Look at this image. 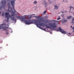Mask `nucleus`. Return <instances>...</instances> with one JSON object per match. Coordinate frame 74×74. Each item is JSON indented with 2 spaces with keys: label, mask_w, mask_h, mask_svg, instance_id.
Segmentation results:
<instances>
[{
  "label": "nucleus",
  "mask_w": 74,
  "mask_h": 74,
  "mask_svg": "<svg viewBox=\"0 0 74 74\" xmlns=\"http://www.w3.org/2000/svg\"><path fill=\"white\" fill-rule=\"evenodd\" d=\"M11 9V10H10V9ZM8 10L9 11H10V12H12L11 15H10V13H8L6 12L5 13V18H7V20H9L10 19V18H11L12 20L13 21H15V22H16V19H15V18H19V17L16 16L15 17V12L14 11L12 10L11 8L10 7V5H8Z\"/></svg>",
  "instance_id": "1"
},
{
  "label": "nucleus",
  "mask_w": 74,
  "mask_h": 74,
  "mask_svg": "<svg viewBox=\"0 0 74 74\" xmlns=\"http://www.w3.org/2000/svg\"><path fill=\"white\" fill-rule=\"evenodd\" d=\"M25 19H26V18L25 17H24V18L21 19V20L22 21H24V22L25 23L26 25H29L33 23H35L37 27H38L41 29H42L40 27L38 26V25H40L41 26H43L44 25V23L39 24L40 23V21H36L35 20L34 22V21H32L31 20L29 19H27L26 20H25Z\"/></svg>",
  "instance_id": "2"
},
{
  "label": "nucleus",
  "mask_w": 74,
  "mask_h": 74,
  "mask_svg": "<svg viewBox=\"0 0 74 74\" xmlns=\"http://www.w3.org/2000/svg\"><path fill=\"white\" fill-rule=\"evenodd\" d=\"M49 26H50V27L47 25L46 26L47 28L48 29H52V28H52L53 29H55V27H57V26L56 25V23H49Z\"/></svg>",
  "instance_id": "3"
},
{
  "label": "nucleus",
  "mask_w": 74,
  "mask_h": 74,
  "mask_svg": "<svg viewBox=\"0 0 74 74\" xmlns=\"http://www.w3.org/2000/svg\"><path fill=\"white\" fill-rule=\"evenodd\" d=\"M57 32H60L62 33V34H66L67 33V32L63 30L60 27H59L58 28V29H57L56 30Z\"/></svg>",
  "instance_id": "4"
},
{
  "label": "nucleus",
  "mask_w": 74,
  "mask_h": 74,
  "mask_svg": "<svg viewBox=\"0 0 74 74\" xmlns=\"http://www.w3.org/2000/svg\"><path fill=\"white\" fill-rule=\"evenodd\" d=\"M3 29L4 30H7V27L5 26V24H2L0 25V29Z\"/></svg>",
  "instance_id": "5"
},
{
  "label": "nucleus",
  "mask_w": 74,
  "mask_h": 74,
  "mask_svg": "<svg viewBox=\"0 0 74 74\" xmlns=\"http://www.w3.org/2000/svg\"><path fill=\"white\" fill-rule=\"evenodd\" d=\"M11 4L12 5V7H13V9L14 10L15 12H17V13H18L17 12L15 11V10L14 8V6L15 5V2H14V1H11Z\"/></svg>",
  "instance_id": "6"
},
{
  "label": "nucleus",
  "mask_w": 74,
  "mask_h": 74,
  "mask_svg": "<svg viewBox=\"0 0 74 74\" xmlns=\"http://www.w3.org/2000/svg\"><path fill=\"white\" fill-rule=\"evenodd\" d=\"M2 5H5V4H6V1H2L1 2Z\"/></svg>",
  "instance_id": "7"
},
{
  "label": "nucleus",
  "mask_w": 74,
  "mask_h": 74,
  "mask_svg": "<svg viewBox=\"0 0 74 74\" xmlns=\"http://www.w3.org/2000/svg\"><path fill=\"white\" fill-rule=\"evenodd\" d=\"M59 6H57V5H55V6L54 9H57V10H58V8H59Z\"/></svg>",
  "instance_id": "8"
},
{
  "label": "nucleus",
  "mask_w": 74,
  "mask_h": 74,
  "mask_svg": "<svg viewBox=\"0 0 74 74\" xmlns=\"http://www.w3.org/2000/svg\"><path fill=\"white\" fill-rule=\"evenodd\" d=\"M70 10H71L72 9H73V10H74V8L72 7V6H70Z\"/></svg>",
  "instance_id": "9"
},
{
  "label": "nucleus",
  "mask_w": 74,
  "mask_h": 74,
  "mask_svg": "<svg viewBox=\"0 0 74 74\" xmlns=\"http://www.w3.org/2000/svg\"><path fill=\"white\" fill-rule=\"evenodd\" d=\"M71 18H72V16H69V17H67V19H70Z\"/></svg>",
  "instance_id": "10"
},
{
  "label": "nucleus",
  "mask_w": 74,
  "mask_h": 74,
  "mask_svg": "<svg viewBox=\"0 0 74 74\" xmlns=\"http://www.w3.org/2000/svg\"><path fill=\"white\" fill-rule=\"evenodd\" d=\"M5 32H6V34H8V30H5Z\"/></svg>",
  "instance_id": "11"
},
{
  "label": "nucleus",
  "mask_w": 74,
  "mask_h": 74,
  "mask_svg": "<svg viewBox=\"0 0 74 74\" xmlns=\"http://www.w3.org/2000/svg\"><path fill=\"white\" fill-rule=\"evenodd\" d=\"M66 21V20H62V22H63V23L64 22H65Z\"/></svg>",
  "instance_id": "12"
},
{
  "label": "nucleus",
  "mask_w": 74,
  "mask_h": 74,
  "mask_svg": "<svg viewBox=\"0 0 74 74\" xmlns=\"http://www.w3.org/2000/svg\"><path fill=\"white\" fill-rule=\"evenodd\" d=\"M34 4H37V1H35L34 2Z\"/></svg>",
  "instance_id": "13"
},
{
  "label": "nucleus",
  "mask_w": 74,
  "mask_h": 74,
  "mask_svg": "<svg viewBox=\"0 0 74 74\" xmlns=\"http://www.w3.org/2000/svg\"><path fill=\"white\" fill-rule=\"evenodd\" d=\"M34 17H35L36 18H40V16H34Z\"/></svg>",
  "instance_id": "14"
},
{
  "label": "nucleus",
  "mask_w": 74,
  "mask_h": 74,
  "mask_svg": "<svg viewBox=\"0 0 74 74\" xmlns=\"http://www.w3.org/2000/svg\"><path fill=\"white\" fill-rule=\"evenodd\" d=\"M51 21L52 22H53V21H54V22H56V20H51Z\"/></svg>",
  "instance_id": "15"
},
{
  "label": "nucleus",
  "mask_w": 74,
  "mask_h": 74,
  "mask_svg": "<svg viewBox=\"0 0 74 74\" xmlns=\"http://www.w3.org/2000/svg\"><path fill=\"white\" fill-rule=\"evenodd\" d=\"M43 30H44V31H45V28H43L42 29Z\"/></svg>",
  "instance_id": "16"
},
{
  "label": "nucleus",
  "mask_w": 74,
  "mask_h": 74,
  "mask_svg": "<svg viewBox=\"0 0 74 74\" xmlns=\"http://www.w3.org/2000/svg\"><path fill=\"white\" fill-rule=\"evenodd\" d=\"M46 12H47V11H45L44 12V14H45V13H46Z\"/></svg>",
  "instance_id": "17"
},
{
  "label": "nucleus",
  "mask_w": 74,
  "mask_h": 74,
  "mask_svg": "<svg viewBox=\"0 0 74 74\" xmlns=\"http://www.w3.org/2000/svg\"><path fill=\"white\" fill-rule=\"evenodd\" d=\"M72 21V23H74V20Z\"/></svg>",
  "instance_id": "18"
},
{
  "label": "nucleus",
  "mask_w": 74,
  "mask_h": 74,
  "mask_svg": "<svg viewBox=\"0 0 74 74\" xmlns=\"http://www.w3.org/2000/svg\"><path fill=\"white\" fill-rule=\"evenodd\" d=\"M2 8V7L1 6H0V10H1V9Z\"/></svg>",
  "instance_id": "19"
},
{
  "label": "nucleus",
  "mask_w": 74,
  "mask_h": 74,
  "mask_svg": "<svg viewBox=\"0 0 74 74\" xmlns=\"http://www.w3.org/2000/svg\"><path fill=\"white\" fill-rule=\"evenodd\" d=\"M72 21H74V18L73 17L72 18Z\"/></svg>",
  "instance_id": "20"
},
{
  "label": "nucleus",
  "mask_w": 74,
  "mask_h": 74,
  "mask_svg": "<svg viewBox=\"0 0 74 74\" xmlns=\"http://www.w3.org/2000/svg\"><path fill=\"white\" fill-rule=\"evenodd\" d=\"M60 19V18H58L57 19V20H59V19Z\"/></svg>",
  "instance_id": "21"
},
{
  "label": "nucleus",
  "mask_w": 74,
  "mask_h": 74,
  "mask_svg": "<svg viewBox=\"0 0 74 74\" xmlns=\"http://www.w3.org/2000/svg\"><path fill=\"white\" fill-rule=\"evenodd\" d=\"M50 33H51V34H52V32H50Z\"/></svg>",
  "instance_id": "22"
},
{
  "label": "nucleus",
  "mask_w": 74,
  "mask_h": 74,
  "mask_svg": "<svg viewBox=\"0 0 74 74\" xmlns=\"http://www.w3.org/2000/svg\"><path fill=\"white\" fill-rule=\"evenodd\" d=\"M49 22V21H46V22Z\"/></svg>",
  "instance_id": "23"
},
{
  "label": "nucleus",
  "mask_w": 74,
  "mask_h": 74,
  "mask_svg": "<svg viewBox=\"0 0 74 74\" xmlns=\"http://www.w3.org/2000/svg\"><path fill=\"white\" fill-rule=\"evenodd\" d=\"M73 29V30H74V26L73 27V28H72Z\"/></svg>",
  "instance_id": "24"
},
{
  "label": "nucleus",
  "mask_w": 74,
  "mask_h": 74,
  "mask_svg": "<svg viewBox=\"0 0 74 74\" xmlns=\"http://www.w3.org/2000/svg\"><path fill=\"white\" fill-rule=\"evenodd\" d=\"M2 16H4V14H2Z\"/></svg>",
  "instance_id": "25"
},
{
  "label": "nucleus",
  "mask_w": 74,
  "mask_h": 74,
  "mask_svg": "<svg viewBox=\"0 0 74 74\" xmlns=\"http://www.w3.org/2000/svg\"><path fill=\"white\" fill-rule=\"evenodd\" d=\"M1 12H0V14H1Z\"/></svg>",
  "instance_id": "26"
},
{
  "label": "nucleus",
  "mask_w": 74,
  "mask_h": 74,
  "mask_svg": "<svg viewBox=\"0 0 74 74\" xmlns=\"http://www.w3.org/2000/svg\"><path fill=\"white\" fill-rule=\"evenodd\" d=\"M71 27H72V26H71Z\"/></svg>",
  "instance_id": "27"
},
{
  "label": "nucleus",
  "mask_w": 74,
  "mask_h": 74,
  "mask_svg": "<svg viewBox=\"0 0 74 74\" xmlns=\"http://www.w3.org/2000/svg\"><path fill=\"white\" fill-rule=\"evenodd\" d=\"M73 15H74V13H73Z\"/></svg>",
  "instance_id": "28"
}]
</instances>
